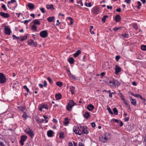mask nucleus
<instances>
[{"label":"nucleus","mask_w":146,"mask_h":146,"mask_svg":"<svg viewBox=\"0 0 146 146\" xmlns=\"http://www.w3.org/2000/svg\"><path fill=\"white\" fill-rule=\"evenodd\" d=\"M40 36L43 38H45L48 36V33L46 30H43L40 33Z\"/></svg>","instance_id":"f257e3e1"},{"label":"nucleus","mask_w":146,"mask_h":146,"mask_svg":"<svg viewBox=\"0 0 146 146\" xmlns=\"http://www.w3.org/2000/svg\"><path fill=\"white\" fill-rule=\"evenodd\" d=\"M28 44L33 46L36 47L37 46V44L36 42H35L32 39L29 40L28 41Z\"/></svg>","instance_id":"f03ea898"},{"label":"nucleus","mask_w":146,"mask_h":146,"mask_svg":"<svg viewBox=\"0 0 146 146\" xmlns=\"http://www.w3.org/2000/svg\"><path fill=\"white\" fill-rule=\"evenodd\" d=\"M6 78L3 73H0V82H5Z\"/></svg>","instance_id":"7ed1b4c3"},{"label":"nucleus","mask_w":146,"mask_h":146,"mask_svg":"<svg viewBox=\"0 0 146 146\" xmlns=\"http://www.w3.org/2000/svg\"><path fill=\"white\" fill-rule=\"evenodd\" d=\"M107 84L111 87L115 88L117 87L120 84H118V83H107Z\"/></svg>","instance_id":"20e7f679"},{"label":"nucleus","mask_w":146,"mask_h":146,"mask_svg":"<svg viewBox=\"0 0 146 146\" xmlns=\"http://www.w3.org/2000/svg\"><path fill=\"white\" fill-rule=\"evenodd\" d=\"M99 139L100 142L103 143L106 142L107 140L106 137L104 135V136L101 135L99 137Z\"/></svg>","instance_id":"39448f33"},{"label":"nucleus","mask_w":146,"mask_h":146,"mask_svg":"<svg viewBox=\"0 0 146 146\" xmlns=\"http://www.w3.org/2000/svg\"><path fill=\"white\" fill-rule=\"evenodd\" d=\"M4 33L6 35H10L11 31L10 29L7 27H5L4 28Z\"/></svg>","instance_id":"423d86ee"},{"label":"nucleus","mask_w":146,"mask_h":146,"mask_svg":"<svg viewBox=\"0 0 146 146\" xmlns=\"http://www.w3.org/2000/svg\"><path fill=\"white\" fill-rule=\"evenodd\" d=\"M82 130L83 134H88L89 133L88 129L87 127L86 126H82Z\"/></svg>","instance_id":"0eeeda50"},{"label":"nucleus","mask_w":146,"mask_h":146,"mask_svg":"<svg viewBox=\"0 0 146 146\" xmlns=\"http://www.w3.org/2000/svg\"><path fill=\"white\" fill-rule=\"evenodd\" d=\"M82 126H81L80 127H77L78 131L77 132H76V134H78L79 135H83V132H82Z\"/></svg>","instance_id":"6e6552de"},{"label":"nucleus","mask_w":146,"mask_h":146,"mask_svg":"<svg viewBox=\"0 0 146 146\" xmlns=\"http://www.w3.org/2000/svg\"><path fill=\"white\" fill-rule=\"evenodd\" d=\"M15 2L16 5L15 7H14V10H15V8L16 7L17 5V4L16 2V1L15 0H11L10 1H9L7 3V6L9 8V6L11 4H13Z\"/></svg>","instance_id":"1a4fd4ad"},{"label":"nucleus","mask_w":146,"mask_h":146,"mask_svg":"<svg viewBox=\"0 0 146 146\" xmlns=\"http://www.w3.org/2000/svg\"><path fill=\"white\" fill-rule=\"evenodd\" d=\"M121 68L117 65H115V74H118L121 71Z\"/></svg>","instance_id":"9d476101"},{"label":"nucleus","mask_w":146,"mask_h":146,"mask_svg":"<svg viewBox=\"0 0 146 146\" xmlns=\"http://www.w3.org/2000/svg\"><path fill=\"white\" fill-rule=\"evenodd\" d=\"M0 15L4 18H7L9 17V15L7 13H5L3 12H1Z\"/></svg>","instance_id":"9b49d317"},{"label":"nucleus","mask_w":146,"mask_h":146,"mask_svg":"<svg viewBox=\"0 0 146 146\" xmlns=\"http://www.w3.org/2000/svg\"><path fill=\"white\" fill-rule=\"evenodd\" d=\"M43 108L48 109V106L46 104L42 105L39 107V111H41Z\"/></svg>","instance_id":"f8f14e48"},{"label":"nucleus","mask_w":146,"mask_h":146,"mask_svg":"<svg viewBox=\"0 0 146 146\" xmlns=\"http://www.w3.org/2000/svg\"><path fill=\"white\" fill-rule=\"evenodd\" d=\"M130 100L131 102V103L134 106L136 105V101L135 99L132 98L131 96H129Z\"/></svg>","instance_id":"ddd939ff"},{"label":"nucleus","mask_w":146,"mask_h":146,"mask_svg":"<svg viewBox=\"0 0 146 146\" xmlns=\"http://www.w3.org/2000/svg\"><path fill=\"white\" fill-rule=\"evenodd\" d=\"M94 108V106L91 104H89L87 106L88 109L90 111H92Z\"/></svg>","instance_id":"4468645a"},{"label":"nucleus","mask_w":146,"mask_h":146,"mask_svg":"<svg viewBox=\"0 0 146 146\" xmlns=\"http://www.w3.org/2000/svg\"><path fill=\"white\" fill-rule=\"evenodd\" d=\"M69 119L68 118H65L64 121V125L65 126L67 125L69 123Z\"/></svg>","instance_id":"2eb2a0df"},{"label":"nucleus","mask_w":146,"mask_h":146,"mask_svg":"<svg viewBox=\"0 0 146 146\" xmlns=\"http://www.w3.org/2000/svg\"><path fill=\"white\" fill-rule=\"evenodd\" d=\"M17 109L19 111L23 112V111L26 109V106H19L18 107Z\"/></svg>","instance_id":"dca6fc26"},{"label":"nucleus","mask_w":146,"mask_h":146,"mask_svg":"<svg viewBox=\"0 0 146 146\" xmlns=\"http://www.w3.org/2000/svg\"><path fill=\"white\" fill-rule=\"evenodd\" d=\"M53 132L51 130L48 131L47 132V135L48 137H51L53 136Z\"/></svg>","instance_id":"f3484780"},{"label":"nucleus","mask_w":146,"mask_h":146,"mask_svg":"<svg viewBox=\"0 0 146 146\" xmlns=\"http://www.w3.org/2000/svg\"><path fill=\"white\" fill-rule=\"evenodd\" d=\"M90 116V113L88 112H85L84 114V116L86 119H88Z\"/></svg>","instance_id":"a211bd4d"},{"label":"nucleus","mask_w":146,"mask_h":146,"mask_svg":"<svg viewBox=\"0 0 146 146\" xmlns=\"http://www.w3.org/2000/svg\"><path fill=\"white\" fill-rule=\"evenodd\" d=\"M99 11V9L97 7H94L93 8L92 10L93 13L95 15L98 14V12Z\"/></svg>","instance_id":"6ab92c4d"},{"label":"nucleus","mask_w":146,"mask_h":146,"mask_svg":"<svg viewBox=\"0 0 146 146\" xmlns=\"http://www.w3.org/2000/svg\"><path fill=\"white\" fill-rule=\"evenodd\" d=\"M81 53V52L80 50H77L76 52L73 54L74 57L75 58L77 57Z\"/></svg>","instance_id":"aec40b11"},{"label":"nucleus","mask_w":146,"mask_h":146,"mask_svg":"<svg viewBox=\"0 0 146 146\" xmlns=\"http://www.w3.org/2000/svg\"><path fill=\"white\" fill-rule=\"evenodd\" d=\"M28 134L30 136L31 139L33 138L34 134L33 130H31L30 132H28Z\"/></svg>","instance_id":"412c9836"},{"label":"nucleus","mask_w":146,"mask_h":146,"mask_svg":"<svg viewBox=\"0 0 146 146\" xmlns=\"http://www.w3.org/2000/svg\"><path fill=\"white\" fill-rule=\"evenodd\" d=\"M125 106H126L128 110L129 111H131V109L130 107V106L128 102H127L126 101L125 102H124Z\"/></svg>","instance_id":"4be33fe9"},{"label":"nucleus","mask_w":146,"mask_h":146,"mask_svg":"<svg viewBox=\"0 0 146 146\" xmlns=\"http://www.w3.org/2000/svg\"><path fill=\"white\" fill-rule=\"evenodd\" d=\"M62 96V95L58 93L55 94V98L57 100L60 99Z\"/></svg>","instance_id":"5701e85b"},{"label":"nucleus","mask_w":146,"mask_h":146,"mask_svg":"<svg viewBox=\"0 0 146 146\" xmlns=\"http://www.w3.org/2000/svg\"><path fill=\"white\" fill-rule=\"evenodd\" d=\"M28 6L30 9H32L34 8V5L33 4L31 3H29Z\"/></svg>","instance_id":"b1692460"},{"label":"nucleus","mask_w":146,"mask_h":146,"mask_svg":"<svg viewBox=\"0 0 146 146\" xmlns=\"http://www.w3.org/2000/svg\"><path fill=\"white\" fill-rule=\"evenodd\" d=\"M27 136L25 135L22 136L21 137L20 141L24 142L27 139Z\"/></svg>","instance_id":"393cba45"},{"label":"nucleus","mask_w":146,"mask_h":146,"mask_svg":"<svg viewBox=\"0 0 146 146\" xmlns=\"http://www.w3.org/2000/svg\"><path fill=\"white\" fill-rule=\"evenodd\" d=\"M39 19L34 20L33 21V22L35 25H39L40 24V23L39 21Z\"/></svg>","instance_id":"a878e982"},{"label":"nucleus","mask_w":146,"mask_h":146,"mask_svg":"<svg viewBox=\"0 0 146 146\" xmlns=\"http://www.w3.org/2000/svg\"><path fill=\"white\" fill-rule=\"evenodd\" d=\"M68 61L69 63L71 64L73 63L74 62V58L72 57L68 58Z\"/></svg>","instance_id":"bb28decb"},{"label":"nucleus","mask_w":146,"mask_h":146,"mask_svg":"<svg viewBox=\"0 0 146 146\" xmlns=\"http://www.w3.org/2000/svg\"><path fill=\"white\" fill-rule=\"evenodd\" d=\"M46 7L48 9H50L52 10H53L54 9L53 5L52 4H51L50 5H46Z\"/></svg>","instance_id":"cd10ccee"},{"label":"nucleus","mask_w":146,"mask_h":146,"mask_svg":"<svg viewBox=\"0 0 146 146\" xmlns=\"http://www.w3.org/2000/svg\"><path fill=\"white\" fill-rule=\"evenodd\" d=\"M104 135L106 137L107 140L109 139L111 137L110 134L108 132H106L105 133H104Z\"/></svg>","instance_id":"c85d7f7f"},{"label":"nucleus","mask_w":146,"mask_h":146,"mask_svg":"<svg viewBox=\"0 0 146 146\" xmlns=\"http://www.w3.org/2000/svg\"><path fill=\"white\" fill-rule=\"evenodd\" d=\"M119 96L121 98L122 100L123 101V103L125 102H126V100H125V98L123 97V95L121 93H120L119 94Z\"/></svg>","instance_id":"c756f323"},{"label":"nucleus","mask_w":146,"mask_h":146,"mask_svg":"<svg viewBox=\"0 0 146 146\" xmlns=\"http://www.w3.org/2000/svg\"><path fill=\"white\" fill-rule=\"evenodd\" d=\"M120 16L119 15H117L115 17V20L117 22H118L120 20Z\"/></svg>","instance_id":"7c9ffc66"},{"label":"nucleus","mask_w":146,"mask_h":146,"mask_svg":"<svg viewBox=\"0 0 146 146\" xmlns=\"http://www.w3.org/2000/svg\"><path fill=\"white\" fill-rule=\"evenodd\" d=\"M55 17L53 16L52 17H49L47 18V19L48 21L49 22H52L54 19Z\"/></svg>","instance_id":"2f4dec72"},{"label":"nucleus","mask_w":146,"mask_h":146,"mask_svg":"<svg viewBox=\"0 0 146 146\" xmlns=\"http://www.w3.org/2000/svg\"><path fill=\"white\" fill-rule=\"evenodd\" d=\"M27 36L25 35L24 36H21L20 37V38H21V39L20 40L21 41H23L24 40L26 39L27 38Z\"/></svg>","instance_id":"473e14b6"},{"label":"nucleus","mask_w":146,"mask_h":146,"mask_svg":"<svg viewBox=\"0 0 146 146\" xmlns=\"http://www.w3.org/2000/svg\"><path fill=\"white\" fill-rule=\"evenodd\" d=\"M73 106V105H70L69 104H68L67 106V110L68 111H70L71 110Z\"/></svg>","instance_id":"72a5a7b5"},{"label":"nucleus","mask_w":146,"mask_h":146,"mask_svg":"<svg viewBox=\"0 0 146 146\" xmlns=\"http://www.w3.org/2000/svg\"><path fill=\"white\" fill-rule=\"evenodd\" d=\"M108 15H104L102 18V22L104 23H105L106 19L108 18Z\"/></svg>","instance_id":"f704fd0d"},{"label":"nucleus","mask_w":146,"mask_h":146,"mask_svg":"<svg viewBox=\"0 0 146 146\" xmlns=\"http://www.w3.org/2000/svg\"><path fill=\"white\" fill-rule=\"evenodd\" d=\"M68 104H69L70 106L72 105L73 106L75 104H76L74 103L73 100H71L69 101Z\"/></svg>","instance_id":"c9c22d12"},{"label":"nucleus","mask_w":146,"mask_h":146,"mask_svg":"<svg viewBox=\"0 0 146 146\" xmlns=\"http://www.w3.org/2000/svg\"><path fill=\"white\" fill-rule=\"evenodd\" d=\"M70 91L71 92V94H73L74 93V91L75 90V88L73 86H70Z\"/></svg>","instance_id":"e433bc0d"},{"label":"nucleus","mask_w":146,"mask_h":146,"mask_svg":"<svg viewBox=\"0 0 146 146\" xmlns=\"http://www.w3.org/2000/svg\"><path fill=\"white\" fill-rule=\"evenodd\" d=\"M122 28V27H115L113 29V31L116 32H117L118 30L121 29Z\"/></svg>","instance_id":"4c0bfd02"},{"label":"nucleus","mask_w":146,"mask_h":146,"mask_svg":"<svg viewBox=\"0 0 146 146\" xmlns=\"http://www.w3.org/2000/svg\"><path fill=\"white\" fill-rule=\"evenodd\" d=\"M130 93L131 94V95H132L137 98H139V97L140 96V95L139 94H135L133 93H132L131 92H130Z\"/></svg>","instance_id":"58836bf2"},{"label":"nucleus","mask_w":146,"mask_h":146,"mask_svg":"<svg viewBox=\"0 0 146 146\" xmlns=\"http://www.w3.org/2000/svg\"><path fill=\"white\" fill-rule=\"evenodd\" d=\"M24 114L22 115V117L23 118L26 119L28 117V115L25 112H23Z\"/></svg>","instance_id":"ea45409f"},{"label":"nucleus","mask_w":146,"mask_h":146,"mask_svg":"<svg viewBox=\"0 0 146 146\" xmlns=\"http://www.w3.org/2000/svg\"><path fill=\"white\" fill-rule=\"evenodd\" d=\"M113 111L114 114L115 115H117L118 114V112L116 108H114L113 109Z\"/></svg>","instance_id":"a19ab883"},{"label":"nucleus","mask_w":146,"mask_h":146,"mask_svg":"<svg viewBox=\"0 0 146 146\" xmlns=\"http://www.w3.org/2000/svg\"><path fill=\"white\" fill-rule=\"evenodd\" d=\"M93 26H91L90 27V31L92 34H94V32L92 31V29L93 28Z\"/></svg>","instance_id":"79ce46f5"},{"label":"nucleus","mask_w":146,"mask_h":146,"mask_svg":"<svg viewBox=\"0 0 146 146\" xmlns=\"http://www.w3.org/2000/svg\"><path fill=\"white\" fill-rule=\"evenodd\" d=\"M141 49L143 50H146V45H141Z\"/></svg>","instance_id":"37998d69"},{"label":"nucleus","mask_w":146,"mask_h":146,"mask_svg":"<svg viewBox=\"0 0 146 146\" xmlns=\"http://www.w3.org/2000/svg\"><path fill=\"white\" fill-rule=\"evenodd\" d=\"M84 5L87 7H90L92 6L91 3H89L88 4L86 3L85 2L84 3Z\"/></svg>","instance_id":"c03bdc74"},{"label":"nucleus","mask_w":146,"mask_h":146,"mask_svg":"<svg viewBox=\"0 0 146 146\" xmlns=\"http://www.w3.org/2000/svg\"><path fill=\"white\" fill-rule=\"evenodd\" d=\"M129 35L125 33L124 34H121V36L122 37H123L124 38H128Z\"/></svg>","instance_id":"a18cd8bd"},{"label":"nucleus","mask_w":146,"mask_h":146,"mask_svg":"<svg viewBox=\"0 0 146 146\" xmlns=\"http://www.w3.org/2000/svg\"><path fill=\"white\" fill-rule=\"evenodd\" d=\"M112 121L119 123L120 120L115 119H113L111 120V121Z\"/></svg>","instance_id":"49530a36"},{"label":"nucleus","mask_w":146,"mask_h":146,"mask_svg":"<svg viewBox=\"0 0 146 146\" xmlns=\"http://www.w3.org/2000/svg\"><path fill=\"white\" fill-rule=\"evenodd\" d=\"M64 133L63 132H61L60 133L59 137L60 138H64Z\"/></svg>","instance_id":"de8ad7c7"},{"label":"nucleus","mask_w":146,"mask_h":146,"mask_svg":"<svg viewBox=\"0 0 146 146\" xmlns=\"http://www.w3.org/2000/svg\"><path fill=\"white\" fill-rule=\"evenodd\" d=\"M107 110L111 114H113V113L112 112V111H111L110 108L109 107H107Z\"/></svg>","instance_id":"09e8293b"},{"label":"nucleus","mask_w":146,"mask_h":146,"mask_svg":"<svg viewBox=\"0 0 146 146\" xmlns=\"http://www.w3.org/2000/svg\"><path fill=\"white\" fill-rule=\"evenodd\" d=\"M68 19H69L70 20V25H72L73 23V20L72 19L71 17H69L68 18Z\"/></svg>","instance_id":"8fccbe9b"},{"label":"nucleus","mask_w":146,"mask_h":146,"mask_svg":"<svg viewBox=\"0 0 146 146\" xmlns=\"http://www.w3.org/2000/svg\"><path fill=\"white\" fill-rule=\"evenodd\" d=\"M12 37L13 38L14 40L18 39L20 38V37H17L14 35H12Z\"/></svg>","instance_id":"3c124183"},{"label":"nucleus","mask_w":146,"mask_h":146,"mask_svg":"<svg viewBox=\"0 0 146 146\" xmlns=\"http://www.w3.org/2000/svg\"><path fill=\"white\" fill-rule=\"evenodd\" d=\"M1 8L3 9L4 10V11H6L7 10V8H6V6L4 4H3L2 6H1Z\"/></svg>","instance_id":"603ef678"},{"label":"nucleus","mask_w":146,"mask_h":146,"mask_svg":"<svg viewBox=\"0 0 146 146\" xmlns=\"http://www.w3.org/2000/svg\"><path fill=\"white\" fill-rule=\"evenodd\" d=\"M23 88L24 89H25L26 91L27 92H29V90L28 88L26 86H23Z\"/></svg>","instance_id":"864d4df0"},{"label":"nucleus","mask_w":146,"mask_h":146,"mask_svg":"<svg viewBox=\"0 0 146 146\" xmlns=\"http://www.w3.org/2000/svg\"><path fill=\"white\" fill-rule=\"evenodd\" d=\"M56 84L57 86L59 87H61L62 85V83H56Z\"/></svg>","instance_id":"5fc2aeb1"},{"label":"nucleus","mask_w":146,"mask_h":146,"mask_svg":"<svg viewBox=\"0 0 146 146\" xmlns=\"http://www.w3.org/2000/svg\"><path fill=\"white\" fill-rule=\"evenodd\" d=\"M32 130V129H30V128L27 129L25 130V132L27 134L28 133V132H30L31 130Z\"/></svg>","instance_id":"6e6d98bb"},{"label":"nucleus","mask_w":146,"mask_h":146,"mask_svg":"<svg viewBox=\"0 0 146 146\" xmlns=\"http://www.w3.org/2000/svg\"><path fill=\"white\" fill-rule=\"evenodd\" d=\"M77 3L78 4H80V5L81 6H82L83 5V4L82 2V0H81V1H77Z\"/></svg>","instance_id":"4d7b16f0"},{"label":"nucleus","mask_w":146,"mask_h":146,"mask_svg":"<svg viewBox=\"0 0 146 146\" xmlns=\"http://www.w3.org/2000/svg\"><path fill=\"white\" fill-rule=\"evenodd\" d=\"M40 10L41 12L42 13H44L45 12V11L44 10V8H40Z\"/></svg>","instance_id":"13d9d810"},{"label":"nucleus","mask_w":146,"mask_h":146,"mask_svg":"<svg viewBox=\"0 0 146 146\" xmlns=\"http://www.w3.org/2000/svg\"><path fill=\"white\" fill-rule=\"evenodd\" d=\"M76 127L74 126L73 128V131L74 132L76 133V132H77V131L78 130V129H77V128Z\"/></svg>","instance_id":"bf43d9fd"},{"label":"nucleus","mask_w":146,"mask_h":146,"mask_svg":"<svg viewBox=\"0 0 146 146\" xmlns=\"http://www.w3.org/2000/svg\"><path fill=\"white\" fill-rule=\"evenodd\" d=\"M32 29L34 30H36L37 29V27L36 26L34 25L32 26Z\"/></svg>","instance_id":"052dcab7"},{"label":"nucleus","mask_w":146,"mask_h":146,"mask_svg":"<svg viewBox=\"0 0 146 146\" xmlns=\"http://www.w3.org/2000/svg\"><path fill=\"white\" fill-rule=\"evenodd\" d=\"M105 75V72H102L101 73L100 76L101 78H102Z\"/></svg>","instance_id":"680f3d73"},{"label":"nucleus","mask_w":146,"mask_h":146,"mask_svg":"<svg viewBox=\"0 0 146 146\" xmlns=\"http://www.w3.org/2000/svg\"><path fill=\"white\" fill-rule=\"evenodd\" d=\"M36 118H35V119L36 120V122H37V123H38V124H39V121H40V119H38L37 118V117H36Z\"/></svg>","instance_id":"e2e57ef3"},{"label":"nucleus","mask_w":146,"mask_h":146,"mask_svg":"<svg viewBox=\"0 0 146 146\" xmlns=\"http://www.w3.org/2000/svg\"><path fill=\"white\" fill-rule=\"evenodd\" d=\"M143 144L144 145H146V136H145L144 137Z\"/></svg>","instance_id":"0e129e2a"},{"label":"nucleus","mask_w":146,"mask_h":146,"mask_svg":"<svg viewBox=\"0 0 146 146\" xmlns=\"http://www.w3.org/2000/svg\"><path fill=\"white\" fill-rule=\"evenodd\" d=\"M115 59L117 61H118L119 59L120 58V57L119 56H115Z\"/></svg>","instance_id":"69168bd1"},{"label":"nucleus","mask_w":146,"mask_h":146,"mask_svg":"<svg viewBox=\"0 0 146 146\" xmlns=\"http://www.w3.org/2000/svg\"><path fill=\"white\" fill-rule=\"evenodd\" d=\"M119 123V126L120 127H121L123 125V123L121 121H120Z\"/></svg>","instance_id":"338daca9"},{"label":"nucleus","mask_w":146,"mask_h":146,"mask_svg":"<svg viewBox=\"0 0 146 146\" xmlns=\"http://www.w3.org/2000/svg\"><path fill=\"white\" fill-rule=\"evenodd\" d=\"M78 145L79 146H85L84 144L80 142L79 143Z\"/></svg>","instance_id":"774afa93"}]
</instances>
